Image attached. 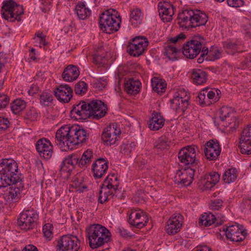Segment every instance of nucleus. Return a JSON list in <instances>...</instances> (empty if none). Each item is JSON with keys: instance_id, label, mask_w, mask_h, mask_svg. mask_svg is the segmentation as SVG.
Wrapping results in <instances>:
<instances>
[{"instance_id": "f3484780", "label": "nucleus", "mask_w": 251, "mask_h": 251, "mask_svg": "<svg viewBox=\"0 0 251 251\" xmlns=\"http://www.w3.org/2000/svg\"><path fill=\"white\" fill-rule=\"evenodd\" d=\"M88 101H80L73 105L71 114L78 120H86L91 118Z\"/></svg>"}, {"instance_id": "7ed1b4c3", "label": "nucleus", "mask_w": 251, "mask_h": 251, "mask_svg": "<svg viewBox=\"0 0 251 251\" xmlns=\"http://www.w3.org/2000/svg\"><path fill=\"white\" fill-rule=\"evenodd\" d=\"M86 233L89 245L93 249L102 246L111 240L109 230L100 224H93L87 227Z\"/></svg>"}, {"instance_id": "f704fd0d", "label": "nucleus", "mask_w": 251, "mask_h": 251, "mask_svg": "<svg viewBox=\"0 0 251 251\" xmlns=\"http://www.w3.org/2000/svg\"><path fill=\"white\" fill-rule=\"evenodd\" d=\"M93 158V151L89 150L85 151L83 153L81 157H79V167L86 168L91 163Z\"/></svg>"}, {"instance_id": "2f4dec72", "label": "nucleus", "mask_w": 251, "mask_h": 251, "mask_svg": "<svg viewBox=\"0 0 251 251\" xmlns=\"http://www.w3.org/2000/svg\"><path fill=\"white\" fill-rule=\"evenodd\" d=\"M191 77L194 83L198 85H201L206 82L207 73L201 69H194L192 72Z\"/></svg>"}, {"instance_id": "8fccbe9b", "label": "nucleus", "mask_w": 251, "mask_h": 251, "mask_svg": "<svg viewBox=\"0 0 251 251\" xmlns=\"http://www.w3.org/2000/svg\"><path fill=\"white\" fill-rule=\"evenodd\" d=\"M38 116L37 110L34 107H31L26 110L24 118L31 121H35L37 120Z\"/></svg>"}, {"instance_id": "a18cd8bd", "label": "nucleus", "mask_w": 251, "mask_h": 251, "mask_svg": "<svg viewBox=\"0 0 251 251\" xmlns=\"http://www.w3.org/2000/svg\"><path fill=\"white\" fill-rule=\"evenodd\" d=\"M151 86L154 91L159 93L164 90L166 86V83L165 81H163L162 79L154 78L151 79Z\"/></svg>"}, {"instance_id": "a878e982", "label": "nucleus", "mask_w": 251, "mask_h": 251, "mask_svg": "<svg viewBox=\"0 0 251 251\" xmlns=\"http://www.w3.org/2000/svg\"><path fill=\"white\" fill-rule=\"evenodd\" d=\"M141 83L137 79L130 78L125 83V90L129 95L137 94L141 90Z\"/></svg>"}, {"instance_id": "20e7f679", "label": "nucleus", "mask_w": 251, "mask_h": 251, "mask_svg": "<svg viewBox=\"0 0 251 251\" xmlns=\"http://www.w3.org/2000/svg\"><path fill=\"white\" fill-rule=\"evenodd\" d=\"M216 126L221 125L229 127L230 131L235 130L238 127L239 121L234 110L228 106H223L219 111V116L214 120Z\"/></svg>"}, {"instance_id": "ea45409f", "label": "nucleus", "mask_w": 251, "mask_h": 251, "mask_svg": "<svg viewBox=\"0 0 251 251\" xmlns=\"http://www.w3.org/2000/svg\"><path fill=\"white\" fill-rule=\"evenodd\" d=\"M206 91L207 97L209 101L211 102V104L218 101L221 96V91L218 89H209L205 88L204 89Z\"/></svg>"}, {"instance_id": "473e14b6", "label": "nucleus", "mask_w": 251, "mask_h": 251, "mask_svg": "<svg viewBox=\"0 0 251 251\" xmlns=\"http://www.w3.org/2000/svg\"><path fill=\"white\" fill-rule=\"evenodd\" d=\"M238 176L236 168H230L226 170L223 176V180L225 183L229 184L235 181Z\"/></svg>"}, {"instance_id": "72a5a7b5", "label": "nucleus", "mask_w": 251, "mask_h": 251, "mask_svg": "<svg viewBox=\"0 0 251 251\" xmlns=\"http://www.w3.org/2000/svg\"><path fill=\"white\" fill-rule=\"evenodd\" d=\"M53 97L50 92L44 91L40 95L39 102L43 107L50 106L53 104Z\"/></svg>"}, {"instance_id": "49530a36", "label": "nucleus", "mask_w": 251, "mask_h": 251, "mask_svg": "<svg viewBox=\"0 0 251 251\" xmlns=\"http://www.w3.org/2000/svg\"><path fill=\"white\" fill-rule=\"evenodd\" d=\"M170 142L165 136H161L154 143V148L160 150H163L167 148L169 146Z\"/></svg>"}, {"instance_id": "680f3d73", "label": "nucleus", "mask_w": 251, "mask_h": 251, "mask_svg": "<svg viewBox=\"0 0 251 251\" xmlns=\"http://www.w3.org/2000/svg\"><path fill=\"white\" fill-rule=\"evenodd\" d=\"M107 193L106 192H104L102 189H100L98 197V201L99 202L103 203L108 201L109 199Z\"/></svg>"}, {"instance_id": "79ce46f5", "label": "nucleus", "mask_w": 251, "mask_h": 251, "mask_svg": "<svg viewBox=\"0 0 251 251\" xmlns=\"http://www.w3.org/2000/svg\"><path fill=\"white\" fill-rule=\"evenodd\" d=\"M136 145L137 143L135 141H126L121 146V152L128 155L135 150Z\"/></svg>"}, {"instance_id": "f257e3e1", "label": "nucleus", "mask_w": 251, "mask_h": 251, "mask_svg": "<svg viewBox=\"0 0 251 251\" xmlns=\"http://www.w3.org/2000/svg\"><path fill=\"white\" fill-rule=\"evenodd\" d=\"M22 178L18 164L14 160H0V188L10 186L8 193L9 201H16L21 198V193L24 189Z\"/></svg>"}, {"instance_id": "58836bf2", "label": "nucleus", "mask_w": 251, "mask_h": 251, "mask_svg": "<svg viewBox=\"0 0 251 251\" xmlns=\"http://www.w3.org/2000/svg\"><path fill=\"white\" fill-rule=\"evenodd\" d=\"M181 52V49H177L175 47L169 45L166 47L165 54L169 60L176 61L178 59V55Z\"/></svg>"}, {"instance_id": "864d4df0", "label": "nucleus", "mask_w": 251, "mask_h": 251, "mask_svg": "<svg viewBox=\"0 0 251 251\" xmlns=\"http://www.w3.org/2000/svg\"><path fill=\"white\" fill-rule=\"evenodd\" d=\"M93 62L99 66H103L107 62V59L103 54L96 53L93 55Z\"/></svg>"}, {"instance_id": "0eeeda50", "label": "nucleus", "mask_w": 251, "mask_h": 251, "mask_svg": "<svg viewBox=\"0 0 251 251\" xmlns=\"http://www.w3.org/2000/svg\"><path fill=\"white\" fill-rule=\"evenodd\" d=\"M38 218V213L33 208L24 210L20 214L17 225L21 229L27 231L36 226Z\"/></svg>"}, {"instance_id": "c9c22d12", "label": "nucleus", "mask_w": 251, "mask_h": 251, "mask_svg": "<svg viewBox=\"0 0 251 251\" xmlns=\"http://www.w3.org/2000/svg\"><path fill=\"white\" fill-rule=\"evenodd\" d=\"M83 177L80 176H75L72 179V186L77 189L78 193H82L87 189V186L83 184Z\"/></svg>"}, {"instance_id": "9d476101", "label": "nucleus", "mask_w": 251, "mask_h": 251, "mask_svg": "<svg viewBox=\"0 0 251 251\" xmlns=\"http://www.w3.org/2000/svg\"><path fill=\"white\" fill-rule=\"evenodd\" d=\"M121 133L120 128L117 124H110L103 129L101 139L104 145L106 146H117L119 143V136Z\"/></svg>"}, {"instance_id": "ddd939ff", "label": "nucleus", "mask_w": 251, "mask_h": 251, "mask_svg": "<svg viewBox=\"0 0 251 251\" xmlns=\"http://www.w3.org/2000/svg\"><path fill=\"white\" fill-rule=\"evenodd\" d=\"M99 26L100 29L107 34L117 31L121 26V17H99Z\"/></svg>"}, {"instance_id": "0e129e2a", "label": "nucleus", "mask_w": 251, "mask_h": 251, "mask_svg": "<svg viewBox=\"0 0 251 251\" xmlns=\"http://www.w3.org/2000/svg\"><path fill=\"white\" fill-rule=\"evenodd\" d=\"M9 121L7 118L0 116V131L6 129L9 127Z\"/></svg>"}, {"instance_id": "a19ab883", "label": "nucleus", "mask_w": 251, "mask_h": 251, "mask_svg": "<svg viewBox=\"0 0 251 251\" xmlns=\"http://www.w3.org/2000/svg\"><path fill=\"white\" fill-rule=\"evenodd\" d=\"M15 5H16V2L13 0L3 1L1 7V16H11Z\"/></svg>"}, {"instance_id": "69168bd1", "label": "nucleus", "mask_w": 251, "mask_h": 251, "mask_svg": "<svg viewBox=\"0 0 251 251\" xmlns=\"http://www.w3.org/2000/svg\"><path fill=\"white\" fill-rule=\"evenodd\" d=\"M227 4L231 7H239L244 5L243 0H227Z\"/></svg>"}, {"instance_id": "052dcab7", "label": "nucleus", "mask_w": 251, "mask_h": 251, "mask_svg": "<svg viewBox=\"0 0 251 251\" xmlns=\"http://www.w3.org/2000/svg\"><path fill=\"white\" fill-rule=\"evenodd\" d=\"M24 14V9L23 5L17 4L14 6L11 16H21Z\"/></svg>"}, {"instance_id": "338daca9", "label": "nucleus", "mask_w": 251, "mask_h": 251, "mask_svg": "<svg viewBox=\"0 0 251 251\" xmlns=\"http://www.w3.org/2000/svg\"><path fill=\"white\" fill-rule=\"evenodd\" d=\"M100 16H120V14L116 9L110 8L103 11Z\"/></svg>"}, {"instance_id": "b1692460", "label": "nucleus", "mask_w": 251, "mask_h": 251, "mask_svg": "<svg viewBox=\"0 0 251 251\" xmlns=\"http://www.w3.org/2000/svg\"><path fill=\"white\" fill-rule=\"evenodd\" d=\"M225 217L224 216H222L220 218L218 215H215L211 213H205V215H202L200 218L199 225H204L205 226H209L212 224L219 226L222 225L224 221H225Z\"/></svg>"}, {"instance_id": "2eb2a0df", "label": "nucleus", "mask_w": 251, "mask_h": 251, "mask_svg": "<svg viewBox=\"0 0 251 251\" xmlns=\"http://www.w3.org/2000/svg\"><path fill=\"white\" fill-rule=\"evenodd\" d=\"M239 144L242 154H251V126H247L241 132Z\"/></svg>"}, {"instance_id": "1a4fd4ad", "label": "nucleus", "mask_w": 251, "mask_h": 251, "mask_svg": "<svg viewBox=\"0 0 251 251\" xmlns=\"http://www.w3.org/2000/svg\"><path fill=\"white\" fill-rule=\"evenodd\" d=\"M148 44L147 38L143 36L135 37L129 41L126 51L132 56L139 57L147 50Z\"/></svg>"}, {"instance_id": "a211bd4d", "label": "nucleus", "mask_w": 251, "mask_h": 251, "mask_svg": "<svg viewBox=\"0 0 251 251\" xmlns=\"http://www.w3.org/2000/svg\"><path fill=\"white\" fill-rule=\"evenodd\" d=\"M35 147L36 151L41 157L46 160L51 157L53 147L49 140L44 138L38 140L36 143Z\"/></svg>"}, {"instance_id": "6e6d98bb", "label": "nucleus", "mask_w": 251, "mask_h": 251, "mask_svg": "<svg viewBox=\"0 0 251 251\" xmlns=\"http://www.w3.org/2000/svg\"><path fill=\"white\" fill-rule=\"evenodd\" d=\"M107 82L106 79L103 77L94 80L93 87L97 90L100 91L102 90L107 85Z\"/></svg>"}, {"instance_id": "4d7b16f0", "label": "nucleus", "mask_w": 251, "mask_h": 251, "mask_svg": "<svg viewBox=\"0 0 251 251\" xmlns=\"http://www.w3.org/2000/svg\"><path fill=\"white\" fill-rule=\"evenodd\" d=\"M223 201L221 199H216L211 200L209 208L213 210H218L223 206Z\"/></svg>"}, {"instance_id": "5fc2aeb1", "label": "nucleus", "mask_w": 251, "mask_h": 251, "mask_svg": "<svg viewBox=\"0 0 251 251\" xmlns=\"http://www.w3.org/2000/svg\"><path fill=\"white\" fill-rule=\"evenodd\" d=\"M180 14H182L183 16H201V15L203 14L206 15L205 13L202 11L188 8L182 9Z\"/></svg>"}, {"instance_id": "cd10ccee", "label": "nucleus", "mask_w": 251, "mask_h": 251, "mask_svg": "<svg viewBox=\"0 0 251 251\" xmlns=\"http://www.w3.org/2000/svg\"><path fill=\"white\" fill-rule=\"evenodd\" d=\"M79 75L78 68L74 65H69L64 70L62 77L65 81H73L77 79Z\"/></svg>"}, {"instance_id": "7c9ffc66", "label": "nucleus", "mask_w": 251, "mask_h": 251, "mask_svg": "<svg viewBox=\"0 0 251 251\" xmlns=\"http://www.w3.org/2000/svg\"><path fill=\"white\" fill-rule=\"evenodd\" d=\"M142 216V212H138L136 211H132L128 219L129 224L132 226H134L137 228H141L145 226L147 224V221L137 222V220H140Z\"/></svg>"}, {"instance_id": "09e8293b", "label": "nucleus", "mask_w": 251, "mask_h": 251, "mask_svg": "<svg viewBox=\"0 0 251 251\" xmlns=\"http://www.w3.org/2000/svg\"><path fill=\"white\" fill-rule=\"evenodd\" d=\"M75 11L77 16H89L91 14V11L82 2H79L76 5Z\"/></svg>"}, {"instance_id": "4be33fe9", "label": "nucleus", "mask_w": 251, "mask_h": 251, "mask_svg": "<svg viewBox=\"0 0 251 251\" xmlns=\"http://www.w3.org/2000/svg\"><path fill=\"white\" fill-rule=\"evenodd\" d=\"M108 168V161L103 158L100 157L93 162L92 170L95 179L101 178L105 176Z\"/></svg>"}, {"instance_id": "423d86ee", "label": "nucleus", "mask_w": 251, "mask_h": 251, "mask_svg": "<svg viewBox=\"0 0 251 251\" xmlns=\"http://www.w3.org/2000/svg\"><path fill=\"white\" fill-rule=\"evenodd\" d=\"M197 146L191 145L181 149L178 153V158L181 165L195 168L199 166V161L196 158Z\"/></svg>"}, {"instance_id": "dca6fc26", "label": "nucleus", "mask_w": 251, "mask_h": 251, "mask_svg": "<svg viewBox=\"0 0 251 251\" xmlns=\"http://www.w3.org/2000/svg\"><path fill=\"white\" fill-rule=\"evenodd\" d=\"M221 147L217 140H210L205 144L203 151L206 159L216 161L221 152Z\"/></svg>"}, {"instance_id": "f03ea898", "label": "nucleus", "mask_w": 251, "mask_h": 251, "mask_svg": "<svg viewBox=\"0 0 251 251\" xmlns=\"http://www.w3.org/2000/svg\"><path fill=\"white\" fill-rule=\"evenodd\" d=\"M89 133L82 127L77 125L72 126H62L56 131L55 137L57 144L62 147L64 151L72 150L75 146L86 142Z\"/></svg>"}, {"instance_id": "9b49d317", "label": "nucleus", "mask_w": 251, "mask_h": 251, "mask_svg": "<svg viewBox=\"0 0 251 251\" xmlns=\"http://www.w3.org/2000/svg\"><path fill=\"white\" fill-rule=\"evenodd\" d=\"M222 228L227 239L235 243L243 241L247 234L246 230L243 228V226L238 224L228 226H224Z\"/></svg>"}, {"instance_id": "3c124183", "label": "nucleus", "mask_w": 251, "mask_h": 251, "mask_svg": "<svg viewBox=\"0 0 251 251\" xmlns=\"http://www.w3.org/2000/svg\"><path fill=\"white\" fill-rule=\"evenodd\" d=\"M74 90L76 94L84 95L87 91V84L83 81H79L75 84Z\"/></svg>"}, {"instance_id": "4468645a", "label": "nucleus", "mask_w": 251, "mask_h": 251, "mask_svg": "<svg viewBox=\"0 0 251 251\" xmlns=\"http://www.w3.org/2000/svg\"><path fill=\"white\" fill-rule=\"evenodd\" d=\"M182 49V53L186 58L193 59L202 50V43L197 39H192L186 42L183 45Z\"/></svg>"}, {"instance_id": "4c0bfd02", "label": "nucleus", "mask_w": 251, "mask_h": 251, "mask_svg": "<svg viewBox=\"0 0 251 251\" xmlns=\"http://www.w3.org/2000/svg\"><path fill=\"white\" fill-rule=\"evenodd\" d=\"M73 170H74V168L68 156L63 159L60 166L59 171L60 174L63 175L64 174L66 173V176H68Z\"/></svg>"}, {"instance_id": "13d9d810", "label": "nucleus", "mask_w": 251, "mask_h": 251, "mask_svg": "<svg viewBox=\"0 0 251 251\" xmlns=\"http://www.w3.org/2000/svg\"><path fill=\"white\" fill-rule=\"evenodd\" d=\"M10 97L7 94L0 93V109L5 108L9 103Z\"/></svg>"}, {"instance_id": "393cba45", "label": "nucleus", "mask_w": 251, "mask_h": 251, "mask_svg": "<svg viewBox=\"0 0 251 251\" xmlns=\"http://www.w3.org/2000/svg\"><path fill=\"white\" fill-rule=\"evenodd\" d=\"M118 177L115 174H109L105 179L103 183L101 185V188H106L107 189H113L115 191V194L116 197L119 199H122L124 196H120L119 195V187Z\"/></svg>"}, {"instance_id": "e433bc0d", "label": "nucleus", "mask_w": 251, "mask_h": 251, "mask_svg": "<svg viewBox=\"0 0 251 251\" xmlns=\"http://www.w3.org/2000/svg\"><path fill=\"white\" fill-rule=\"evenodd\" d=\"M25 107L26 102L21 99H16L10 103L11 110L14 114H19Z\"/></svg>"}, {"instance_id": "6ab92c4d", "label": "nucleus", "mask_w": 251, "mask_h": 251, "mask_svg": "<svg viewBox=\"0 0 251 251\" xmlns=\"http://www.w3.org/2000/svg\"><path fill=\"white\" fill-rule=\"evenodd\" d=\"M166 231L169 235H175L178 232L183 223V217L179 214L172 215L167 221Z\"/></svg>"}, {"instance_id": "774afa93", "label": "nucleus", "mask_w": 251, "mask_h": 251, "mask_svg": "<svg viewBox=\"0 0 251 251\" xmlns=\"http://www.w3.org/2000/svg\"><path fill=\"white\" fill-rule=\"evenodd\" d=\"M243 69L251 68V55H249L242 62Z\"/></svg>"}, {"instance_id": "de8ad7c7", "label": "nucleus", "mask_w": 251, "mask_h": 251, "mask_svg": "<svg viewBox=\"0 0 251 251\" xmlns=\"http://www.w3.org/2000/svg\"><path fill=\"white\" fill-rule=\"evenodd\" d=\"M221 57V52L217 47L210 49L205 60L207 61H215Z\"/></svg>"}, {"instance_id": "6e6552de", "label": "nucleus", "mask_w": 251, "mask_h": 251, "mask_svg": "<svg viewBox=\"0 0 251 251\" xmlns=\"http://www.w3.org/2000/svg\"><path fill=\"white\" fill-rule=\"evenodd\" d=\"M56 251H79L80 248V240L74 235H64L55 240Z\"/></svg>"}, {"instance_id": "c85d7f7f", "label": "nucleus", "mask_w": 251, "mask_h": 251, "mask_svg": "<svg viewBox=\"0 0 251 251\" xmlns=\"http://www.w3.org/2000/svg\"><path fill=\"white\" fill-rule=\"evenodd\" d=\"M241 45V43L238 41L228 40L223 42V46L226 52L231 55L242 51L240 47Z\"/></svg>"}, {"instance_id": "c756f323", "label": "nucleus", "mask_w": 251, "mask_h": 251, "mask_svg": "<svg viewBox=\"0 0 251 251\" xmlns=\"http://www.w3.org/2000/svg\"><path fill=\"white\" fill-rule=\"evenodd\" d=\"M158 7L159 16H174L175 14V7L168 2H159Z\"/></svg>"}, {"instance_id": "aec40b11", "label": "nucleus", "mask_w": 251, "mask_h": 251, "mask_svg": "<svg viewBox=\"0 0 251 251\" xmlns=\"http://www.w3.org/2000/svg\"><path fill=\"white\" fill-rule=\"evenodd\" d=\"M89 104L91 117L98 120L106 113L107 107L101 100H93L89 102Z\"/></svg>"}, {"instance_id": "bb28decb", "label": "nucleus", "mask_w": 251, "mask_h": 251, "mask_svg": "<svg viewBox=\"0 0 251 251\" xmlns=\"http://www.w3.org/2000/svg\"><path fill=\"white\" fill-rule=\"evenodd\" d=\"M165 119L159 112H153L149 121V127L152 130H158L164 125Z\"/></svg>"}, {"instance_id": "c03bdc74", "label": "nucleus", "mask_w": 251, "mask_h": 251, "mask_svg": "<svg viewBox=\"0 0 251 251\" xmlns=\"http://www.w3.org/2000/svg\"><path fill=\"white\" fill-rule=\"evenodd\" d=\"M196 100L202 107L209 106L211 104V102L209 101L210 100L207 97L206 91L204 89L200 91L196 98Z\"/></svg>"}, {"instance_id": "37998d69", "label": "nucleus", "mask_w": 251, "mask_h": 251, "mask_svg": "<svg viewBox=\"0 0 251 251\" xmlns=\"http://www.w3.org/2000/svg\"><path fill=\"white\" fill-rule=\"evenodd\" d=\"M220 175L217 172H212L207 176V180L204 186L206 188L210 189L213 187L219 180Z\"/></svg>"}, {"instance_id": "412c9836", "label": "nucleus", "mask_w": 251, "mask_h": 251, "mask_svg": "<svg viewBox=\"0 0 251 251\" xmlns=\"http://www.w3.org/2000/svg\"><path fill=\"white\" fill-rule=\"evenodd\" d=\"M196 169L195 168L186 167L183 170H178L176 176L178 184L188 186L192 183Z\"/></svg>"}, {"instance_id": "603ef678", "label": "nucleus", "mask_w": 251, "mask_h": 251, "mask_svg": "<svg viewBox=\"0 0 251 251\" xmlns=\"http://www.w3.org/2000/svg\"><path fill=\"white\" fill-rule=\"evenodd\" d=\"M53 228L52 225L50 223L46 224L43 227L44 237L49 241L53 237Z\"/></svg>"}, {"instance_id": "39448f33", "label": "nucleus", "mask_w": 251, "mask_h": 251, "mask_svg": "<svg viewBox=\"0 0 251 251\" xmlns=\"http://www.w3.org/2000/svg\"><path fill=\"white\" fill-rule=\"evenodd\" d=\"M190 94L185 90H179L175 93L173 99L170 100L171 108L180 116L188 113L189 107Z\"/></svg>"}, {"instance_id": "f8f14e48", "label": "nucleus", "mask_w": 251, "mask_h": 251, "mask_svg": "<svg viewBox=\"0 0 251 251\" xmlns=\"http://www.w3.org/2000/svg\"><path fill=\"white\" fill-rule=\"evenodd\" d=\"M208 17H177L176 21L182 30H189L191 28L205 25Z\"/></svg>"}, {"instance_id": "e2e57ef3", "label": "nucleus", "mask_w": 251, "mask_h": 251, "mask_svg": "<svg viewBox=\"0 0 251 251\" xmlns=\"http://www.w3.org/2000/svg\"><path fill=\"white\" fill-rule=\"evenodd\" d=\"M142 18L143 17H130L129 22L134 27H136L142 23Z\"/></svg>"}, {"instance_id": "5701e85b", "label": "nucleus", "mask_w": 251, "mask_h": 251, "mask_svg": "<svg viewBox=\"0 0 251 251\" xmlns=\"http://www.w3.org/2000/svg\"><path fill=\"white\" fill-rule=\"evenodd\" d=\"M54 95L59 101L68 103L73 97V89L68 84H61L54 89Z\"/></svg>"}, {"instance_id": "bf43d9fd", "label": "nucleus", "mask_w": 251, "mask_h": 251, "mask_svg": "<svg viewBox=\"0 0 251 251\" xmlns=\"http://www.w3.org/2000/svg\"><path fill=\"white\" fill-rule=\"evenodd\" d=\"M70 158V161L74 168V169L76 167H79V156L77 154L73 153L68 155Z\"/></svg>"}]
</instances>
